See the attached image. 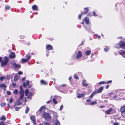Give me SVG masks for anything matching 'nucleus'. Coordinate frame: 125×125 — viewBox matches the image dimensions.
Wrapping results in <instances>:
<instances>
[{"label":"nucleus","mask_w":125,"mask_h":125,"mask_svg":"<svg viewBox=\"0 0 125 125\" xmlns=\"http://www.w3.org/2000/svg\"><path fill=\"white\" fill-rule=\"evenodd\" d=\"M115 47L118 49L121 48L125 50V42L123 41H120L119 43L116 44Z\"/></svg>","instance_id":"1"},{"label":"nucleus","mask_w":125,"mask_h":125,"mask_svg":"<svg viewBox=\"0 0 125 125\" xmlns=\"http://www.w3.org/2000/svg\"><path fill=\"white\" fill-rule=\"evenodd\" d=\"M25 95L26 96H27L28 94V96L27 97V99H28V101H29L31 99L32 94L31 92H29V91L28 89H26L25 92Z\"/></svg>","instance_id":"2"},{"label":"nucleus","mask_w":125,"mask_h":125,"mask_svg":"<svg viewBox=\"0 0 125 125\" xmlns=\"http://www.w3.org/2000/svg\"><path fill=\"white\" fill-rule=\"evenodd\" d=\"M9 58L6 57H5L2 61L1 65L3 67L4 65H6L9 61Z\"/></svg>","instance_id":"3"},{"label":"nucleus","mask_w":125,"mask_h":125,"mask_svg":"<svg viewBox=\"0 0 125 125\" xmlns=\"http://www.w3.org/2000/svg\"><path fill=\"white\" fill-rule=\"evenodd\" d=\"M43 117L45 119H50L51 118L49 114L47 113H45L43 114Z\"/></svg>","instance_id":"4"},{"label":"nucleus","mask_w":125,"mask_h":125,"mask_svg":"<svg viewBox=\"0 0 125 125\" xmlns=\"http://www.w3.org/2000/svg\"><path fill=\"white\" fill-rule=\"evenodd\" d=\"M30 118L33 123L35 125L36 124V123L35 122V116L33 115Z\"/></svg>","instance_id":"5"},{"label":"nucleus","mask_w":125,"mask_h":125,"mask_svg":"<svg viewBox=\"0 0 125 125\" xmlns=\"http://www.w3.org/2000/svg\"><path fill=\"white\" fill-rule=\"evenodd\" d=\"M82 55V52L80 51H78L77 54L76 58L77 59L80 58L81 57Z\"/></svg>","instance_id":"6"},{"label":"nucleus","mask_w":125,"mask_h":125,"mask_svg":"<svg viewBox=\"0 0 125 125\" xmlns=\"http://www.w3.org/2000/svg\"><path fill=\"white\" fill-rule=\"evenodd\" d=\"M119 53L122 56L125 58V51H123L121 52H119Z\"/></svg>","instance_id":"7"},{"label":"nucleus","mask_w":125,"mask_h":125,"mask_svg":"<svg viewBox=\"0 0 125 125\" xmlns=\"http://www.w3.org/2000/svg\"><path fill=\"white\" fill-rule=\"evenodd\" d=\"M46 48L47 49L49 50H52L53 48L52 46L50 45H48L46 46Z\"/></svg>","instance_id":"8"},{"label":"nucleus","mask_w":125,"mask_h":125,"mask_svg":"<svg viewBox=\"0 0 125 125\" xmlns=\"http://www.w3.org/2000/svg\"><path fill=\"white\" fill-rule=\"evenodd\" d=\"M84 21L87 24H89V20L88 17H85L84 19Z\"/></svg>","instance_id":"9"},{"label":"nucleus","mask_w":125,"mask_h":125,"mask_svg":"<svg viewBox=\"0 0 125 125\" xmlns=\"http://www.w3.org/2000/svg\"><path fill=\"white\" fill-rule=\"evenodd\" d=\"M112 109V108H110L108 110H106L105 111L106 114H110L111 113Z\"/></svg>","instance_id":"10"},{"label":"nucleus","mask_w":125,"mask_h":125,"mask_svg":"<svg viewBox=\"0 0 125 125\" xmlns=\"http://www.w3.org/2000/svg\"><path fill=\"white\" fill-rule=\"evenodd\" d=\"M86 80H83L82 81V84L83 86L86 87L88 85V84L86 83Z\"/></svg>","instance_id":"11"},{"label":"nucleus","mask_w":125,"mask_h":125,"mask_svg":"<svg viewBox=\"0 0 125 125\" xmlns=\"http://www.w3.org/2000/svg\"><path fill=\"white\" fill-rule=\"evenodd\" d=\"M15 54L14 52H12L9 55V57L10 58H14L15 57Z\"/></svg>","instance_id":"12"},{"label":"nucleus","mask_w":125,"mask_h":125,"mask_svg":"<svg viewBox=\"0 0 125 125\" xmlns=\"http://www.w3.org/2000/svg\"><path fill=\"white\" fill-rule=\"evenodd\" d=\"M85 95V94H80L78 93L77 94V97L78 98H82V97L84 96Z\"/></svg>","instance_id":"13"},{"label":"nucleus","mask_w":125,"mask_h":125,"mask_svg":"<svg viewBox=\"0 0 125 125\" xmlns=\"http://www.w3.org/2000/svg\"><path fill=\"white\" fill-rule=\"evenodd\" d=\"M23 86L25 87H26L27 85H29V82L28 81H26V82H24L23 83Z\"/></svg>","instance_id":"14"},{"label":"nucleus","mask_w":125,"mask_h":125,"mask_svg":"<svg viewBox=\"0 0 125 125\" xmlns=\"http://www.w3.org/2000/svg\"><path fill=\"white\" fill-rule=\"evenodd\" d=\"M13 66L15 68H17L18 67L20 68L21 66L20 65L18 64H17L16 63H14L12 64Z\"/></svg>","instance_id":"15"},{"label":"nucleus","mask_w":125,"mask_h":125,"mask_svg":"<svg viewBox=\"0 0 125 125\" xmlns=\"http://www.w3.org/2000/svg\"><path fill=\"white\" fill-rule=\"evenodd\" d=\"M20 90L19 92V94H24V91L21 86L20 87Z\"/></svg>","instance_id":"16"},{"label":"nucleus","mask_w":125,"mask_h":125,"mask_svg":"<svg viewBox=\"0 0 125 125\" xmlns=\"http://www.w3.org/2000/svg\"><path fill=\"white\" fill-rule=\"evenodd\" d=\"M6 87V86L3 83L0 84V88L2 89H5Z\"/></svg>","instance_id":"17"},{"label":"nucleus","mask_w":125,"mask_h":125,"mask_svg":"<svg viewBox=\"0 0 125 125\" xmlns=\"http://www.w3.org/2000/svg\"><path fill=\"white\" fill-rule=\"evenodd\" d=\"M40 82L41 83L44 85H46L48 83L47 82L42 80Z\"/></svg>","instance_id":"18"},{"label":"nucleus","mask_w":125,"mask_h":125,"mask_svg":"<svg viewBox=\"0 0 125 125\" xmlns=\"http://www.w3.org/2000/svg\"><path fill=\"white\" fill-rule=\"evenodd\" d=\"M103 88V87H100L98 90L97 92L98 93H101Z\"/></svg>","instance_id":"19"},{"label":"nucleus","mask_w":125,"mask_h":125,"mask_svg":"<svg viewBox=\"0 0 125 125\" xmlns=\"http://www.w3.org/2000/svg\"><path fill=\"white\" fill-rule=\"evenodd\" d=\"M91 53V52L90 50H87L85 52V53L87 55H89Z\"/></svg>","instance_id":"20"},{"label":"nucleus","mask_w":125,"mask_h":125,"mask_svg":"<svg viewBox=\"0 0 125 125\" xmlns=\"http://www.w3.org/2000/svg\"><path fill=\"white\" fill-rule=\"evenodd\" d=\"M106 82H104V81H102L101 82L99 83H97V86H99V85H98L99 84L100 85H101L102 84H106Z\"/></svg>","instance_id":"21"},{"label":"nucleus","mask_w":125,"mask_h":125,"mask_svg":"<svg viewBox=\"0 0 125 125\" xmlns=\"http://www.w3.org/2000/svg\"><path fill=\"white\" fill-rule=\"evenodd\" d=\"M121 113H124L125 112V106H123L121 109Z\"/></svg>","instance_id":"22"},{"label":"nucleus","mask_w":125,"mask_h":125,"mask_svg":"<svg viewBox=\"0 0 125 125\" xmlns=\"http://www.w3.org/2000/svg\"><path fill=\"white\" fill-rule=\"evenodd\" d=\"M20 94V97L19 99V100H20L21 99H22L23 98V97L24 96V94Z\"/></svg>","instance_id":"23"},{"label":"nucleus","mask_w":125,"mask_h":125,"mask_svg":"<svg viewBox=\"0 0 125 125\" xmlns=\"http://www.w3.org/2000/svg\"><path fill=\"white\" fill-rule=\"evenodd\" d=\"M84 12L82 13V14H83L87 13L88 11V8H84Z\"/></svg>","instance_id":"24"},{"label":"nucleus","mask_w":125,"mask_h":125,"mask_svg":"<svg viewBox=\"0 0 125 125\" xmlns=\"http://www.w3.org/2000/svg\"><path fill=\"white\" fill-rule=\"evenodd\" d=\"M55 125H60V124L58 120L56 119H55Z\"/></svg>","instance_id":"25"},{"label":"nucleus","mask_w":125,"mask_h":125,"mask_svg":"<svg viewBox=\"0 0 125 125\" xmlns=\"http://www.w3.org/2000/svg\"><path fill=\"white\" fill-rule=\"evenodd\" d=\"M18 79V76L17 75H15L14 77V80L15 81H17Z\"/></svg>","instance_id":"26"},{"label":"nucleus","mask_w":125,"mask_h":125,"mask_svg":"<svg viewBox=\"0 0 125 125\" xmlns=\"http://www.w3.org/2000/svg\"><path fill=\"white\" fill-rule=\"evenodd\" d=\"M6 117L4 116V115L2 116L0 118V119L1 120H4L6 119Z\"/></svg>","instance_id":"27"},{"label":"nucleus","mask_w":125,"mask_h":125,"mask_svg":"<svg viewBox=\"0 0 125 125\" xmlns=\"http://www.w3.org/2000/svg\"><path fill=\"white\" fill-rule=\"evenodd\" d=\"M56 97V96H55L53 98V100H52V101H53V102L54 104H56L57 103V101L55 100V98Z\"/></svg>","instance_id":"28"},{"label":"nucleus","mask_w":125,"mask_h":125,"mask_svg":"<svg viewBox=\"0 0 125 125\" xmlns=\"http://www.w3.org/2000/svg\"><path fill=\"white\" fill-rule=\"evenodd\" d=\"M21 61L23 63L26 62H27L28 60L27 59H21Z\"/></svg>","instance_id":"29"},{"label":"nucleus","mask_w":125,"mask_h":125,"mask_svg":"<svg viewBox=\"0 0 125 125\" xmlns=\"http://www.w3.org/2000/svg\"><path fill=\"white\" fill-rule=\"evenodd\" d=\"M26 57L27 58V59H28V60H29L31 58V56H30V55L29 54H27L26 55Z\"/></svg>","instance_id":"30"},{"label":"nucleus","mask_w":125,"mask_h":125,"mask_svg":"<svg viewBox=\"0 0 125 125\" xmlns=\"http://www.w3.org/2000/svg\"><path fill=\"white\" fill-rule=\"evenodd\" d=\"M18 92V90L17 89H15L14 91L13 92V93L17 95Z\"/></svg>","instance_id":"31"},{"label":"nucleus","mask_w":125,"mask_h":125,"mask_svg":"<svg viewBox=\"0 0 125 125\" xmlns=\"http://www.w3.org/2000/svg\"><path fill=\"white\" fill-rule=\"evenodd\" d=\"M52 114L54 115V117H58V115L56 112H53L52 113Z\"/></svg>","instance_id":"32"},{"label":"nucleus","mask_w":125,"mask_h":125,"mask_svg":"<svg viewBox=\"0 0 125 125\" xmlns=\"http://www.w3.org/2000/svg\"><path fill=\"white\" fill-rule=\"evenodd\" d=\"M29 108L27 106L25 110V112L26 113H27L29 111Z\"/></svg>","instance_id":"33"},{"label":"nucleus","mask_w":125,"mask_h":125,"mask_svg":"<svg viewBox=\"0 0 125 125\" xmlns=\"http://www.w3.org/2000/svg\"><path fill=\"white\" fill-rule=\"evenodd\" d=\"M97 104V102L96 101H93L91 102V104L92 105H94Z\"/></svg>","instance_id":"34"},{"label":"nucleus","mask_w":125,"mask_h":125,"mask_svg":"<svg viewBox=\"0 0 125 125\" xmlns=\"http://www.w3.org/2000/svg\"><path fill=\"white\" fill-rule=\"evenodd\" d=\"M44 107L43 106H42L39 109V111H40V114H41V111L44 108Z\"/></svg>","instance_id":"35"},{"label":"nucleus","mask_w":125,"mask_h":125,"mask_svg":"<svg viewBox=\"0 0 125 125\" xmlns=\"http://www.w3.org/2000/svg\"><path fill=\"white\" fill-rule=\"evenodd\" d=\"M109 49L108 48L106 47H105L104 48V50L105 52H107L109 50Z\"/></svg>","instance_id":"36"},{"label":"nucleus","mask_w":125,"mask_h":125,"mask_svg":"<svg viewBox=\"0 0 125 125\" xmlns=\"http://www.w3.org/2000/svg\"><path fill=\"white\" fill-rule=\"evenodd\" d=\"M6 105V104L5 103H1L0 104V105L1 106V107H3L4 106Z\"/></svg>","instance_id":"37"},{"label":"nucleus","mask_w":125,"mask_h":125,"mask_svg":"<svg viewBox=\"0 0 125 125\" xmlns=\"http://www.w3.org/2000/svg\"><path fill=\"white\" fill-rule=\"evenodd\" d=\"M15 110L17 111H18L20 108L19 107H15Z\"/></svg>","instance_id":"38"},{"label":"nucleus","mask_w":125,"mask_h":125,"mask_svg":"<svg viewBox=\"0 0 125 125\" xmlns=\"http://www.w3.org/2000/svg\"><path fill=\"white\" fill-rule=\"evenodd\" d=\"M5 77L4 76H1L0 77V80L1 81H3Z\"/></svg>","instance_id":"39"},{"label":"nucleus","mask_w":125,"mask_h":125,"mask_svg":"<svg viewBox=\"0 0 125 125\" xmlns=\"http://www.w3.org/2000/svg\"><path fill=\"white\" fill-rule=\"evenodd\" d=\"M13 100L12 98H10L9 100V103H12Z\"/></svg>","instance_id":"40"},{"label":"nucleus","mask_w":125,"mask_h":125,"mask_svg":"<svg viewBox=\"0 0 125 125\" xmlns=\"http://www.w3.org/2000/svg\"><path fill=\"white\" fill-rule=\"evenodd\" d=\"M0 125H5V124L4 122L2 121L0 123Z\"/></svg>","instance_id":"41"},{"label":"nucleus","mask_w":125,"mask_h":125,"mask_svg":"<svg viewBox=\"0 0 125 125\" xmlns=\"http://www.w3.org/2000/svg\"><path fill=\"white\" fill-rule=\"evenodd\" d=\"M74 77L75 79H79L78 76L76 75H74Z\"/></svg>","instance_id":"42"},{"label":"nucleus","mask_w":125,"mask_h":125,"mask_svg":"<svg viewBox=\"0 0 125 125\" xmlns=\"http://www.w3.org/2000/svg\"><path fill=\"white\" fill-rule=\"evenodd\" d=\"M121 115L123 117H125V112L122 113Z\"/></svg>","instance_id":"43"},{"label":"nucleus","mask_w":125,"mask_h":125,"mask_svg":"<svg viewBox=\"0 0 125 125\" xmlns=\"http://www.w3.org/2000/svg\"><path fill=\"white\" fill-rule=\"evenodd\" d=\"M7 94L9 95H10L11 94V93L10 91H8L7 92Z\"/></svg>","instance_id":"44"},{"label":"nucleus","mask_w":125,"mask_h":125,"mask_svg":"<svg viewBox=\"0 0 125 125\" xmlns=\"http://www.w3.org/2000/svg\"><path fill=\"white\" fill-rule=\"evenodd\" d=\"M32 10L35 11H37L38 10V8H32Z\"/></svg>","instance_id":"45"},{"label":"nucleus","mask_w":125,"mask_h":125,"mask_svg":"<svg viewBox=\"0 0 125 125\" xmlns=\"http://www.w3.org/2000/svg\"><path fill=\"white\" fill-rule=\"evenodd\" d=\"M63 107V106L62 105H61L60 107V110H61L62 109Z\"/></svg>","instance_id":"46"},{"label":"nucleus","mask_w":125,"mask_h":125,"mask_svg":"<svg viewBox=\"0 0 125 125\" xmlns=\"http://www.w3.org/2000/svg\"><path fill=\"white\" fill-rule=\"evenodd\" d=\"M96 93L95 92H94L92 94H91L93 96Z\"/></svg>","instance_id":"47"},{"label":"nucleus","mask_w":125,"mask_h":125,"mask_svg":"<svg viewBox=\"0 0 125 125\" xmlns=\"http://www.w3.org/2000/svg\"><path fill=\"white\" fill-rule=\"evenodd\" d=\"M37 8V5H33L32 7V8Z\"/></svg>","instance_id":"48"},{"label":"nucleus","mask_w":125,"mask_h":125,"mask_svg":"<svg viewBox=\"0 0 125 125\" xmlns=\"http://www.w3.org/2000/svg\"><path fill=\"white\" fill-rule=\"evenodd\" d=\"M82 14H80L79 15L78 17L80 20L81 19Z\"/></svg>","instance_id":"49"},{"label":"nucleus","mask_w":125,"mask_h":125,"mask_svg":"<svg viewBox=\"0 0 125 125\" xmlns=\"http://www.w3.org/2000/svg\"><path fill=\"white\" fill-rule=\"evenodd\" d=\"M12 85L14 87H15L16 86V83H12Z\"/></svg>","instance_id":"50"},{"label":"nucleus","mask_w":125,"mask_h":125,"mask_svg":"<svg viewBox=\"0 0 125 125\" xmlns=\"http://www.w3.org/2000/svg\"><path fill=\"white\" fill-rule=\"evenodd\" d=\"M44 125H49V123L45 122L44 123Z\"/></svg>","instance_id":"51"},{"label":"nucleus","mask_w":125,"mask_h":125,"mask_svg":"<svg viewBox=\"0 0 125 125\" xmlns=\"http://www.w3.org/2000/svg\"><path fill=\"white\" fill-rule=\"evenodd\" d=\"M95 35L97 37L98 39H99L100 38L101 36H100L98 35Z\"/></svg>","instance_id":"52"},{"label":"nucleus","mask_w":125,"mask_h":125,"mask_svg":"<svg viewBox=\"0 0 125 125\" xmlns=\"http://www.w3.org/2000/svg\"><path fill=\"white\" fill-rule=\"evenodd\" d=\"M94 15L95 16H97V15L95 13V12L94 11H93V12Z\"/></svg>","instance_id":"53"},{"label":"nucleus","mask_w":125,"mask_h":125,"mask_svg":"<svg viewBox=\"0 0 125 125\" xmlns=\"http://www.w3.org/2000/svg\"><path fill=\"white\" fill-rule=\"evenodd\" d=\"M112 81L111 80H110L108 82H106V84H108L109 83H111L112 82Z\"/></svg>","instance_id":"54"},{"label":"nucleus","mask_w":125,"mask_h":125,"mask_svg":"<svg viewBox=\"0 0 125 125\" xmlns=\"http://www.w3.org/2000/svg\"><path fill=\"white\" fill-rule=\"evenodd\" d=\"M65 86V85L64 84H63L61 85V86L60 87V88H62V87Z\"/></svg>","instance_id":"55"},{"label":"nucleus","mask_w":125,"mask_h":125,"mask_svg":"<svg viewBox=\"0 0 125 125\" xmlns=\"http://www.w3.org/2000/svg\"><path fill=\"white\" fill-rule=\"evenodd\" d=\"M18 73L19 75H21L22 74V72L20 71Z\"/></svg>","instance_id":"56"},{"label":"nucleus","mask_w":125,"mask_h":125,"mask_svg":"<svg viewBox=\"0 0 125 125\" xmlns=\"http://www.w3.org/2000/svg\"><path fill=\"white\" fill-rule=\"evenodd\" d=\"M84 22L83 21V22H82V24H83L84 27L87 30V28H86L84 26Z\"/></svg>","instance_id":"57"},{"label":"nucleus","mask_w":125,"mask_h":125,"mask_svg":"<svg viewBox=\"0 0 125 125\" xmlns=\"http://www.w3.org/2000/svg\"><path fill=\"white\" fill-rule=\"evenodd\" d=\"M114 125H119L118 123H114Z\"/></svg>","instance_id":"58"},{"label":"nucleus","mask_w":125,"mask_h":125,"mask_svg":"<svg viewBox=\"0 0 125 125\" xmlns=\"http://www.w3.org/2000/svg\"><path fill=\"white\" fill-rule=\"evenodd\" d=\"M86 101L87 102H89L90 101H91V100L90 99H87L86 100Z\"/></svg>","instance_id":"59"},{"label":"nucleus","mask_w":125,"mask_h":125,"mask_svg":"<svg viewBox=\"0 0 125 125\" xmlns=\"http://www.w3.org/2000/svg\"><path fill=\"white\" fill-rule=\"evenodd\" d=\"M25 79H26L25 77H24V78H23L22 79V81H24L25 80Z\"/></svg>","instance_id":"60"},{"label":"nucleus","mask_w":125,"mask_h":125,"mask_svg":"<svg viewBox=\"0 0 125 125\" xmlns=\"http://www.w3.org/2000/svg\"><path fill=\"white\" fill-rule=\"evenodd\" d=\"M2 59V57H0V62H1Z\"/></svg>","instance_id":"61"},{"label":"nucleus","mask_w":125,"mask_h":125,"mask_svg":"<svg viewBox=\"0 0 125 125\" xmlns=\"http://www.w3.org/2000/svg\"><path fill=\"white\" fill-rule=\"evenodd\" d=\"M109 85H107L106 86V89H107L109 87Z\"/></svg>","instance_id":"62"},{"label":"nucleus","mask_w":125,"mask_h":125,"mask_svg":"<svg viewBox=\"0 0 125 125\" xmlns=\"http://www.w3.org/2000/svg\"><path fill=\"white\" fill-rule=\"evenodd\" d=\"M51 102V101H49L46 102V103L47 104H49Z\"/></svg>","instance_id":"63"},{"label":"nucleus","mask_w":125,"mask_h":125,"mask_svg":"<svg viewBox=\"0 0 125 125\" xmlns=\"http://www.w3.org/2000/svg\"><path fill=\"white\" fill-rule=\"evenodd\" d=\"M104 107V106H100V108Z\"/></svg>","instance_id":"64"}]
</instances>
